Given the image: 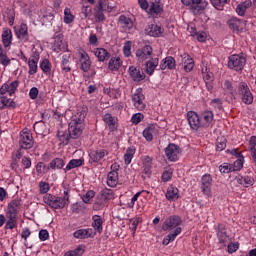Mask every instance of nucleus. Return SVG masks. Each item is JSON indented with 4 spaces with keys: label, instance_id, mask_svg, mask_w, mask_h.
I'll return each mask as SVG.
<instances>
[{
    "label": "nucleus",
    "instance_id": "obj_1",
    "mask_svg": "<svg viewBox=\"0 0 256 256\" xmlns=\"http://www.w3.org/2000/svg\"><path fill=\"white\" fill-rule=\"evenodd\" d=\"M20 209L21 200L14 199L10 203H8L5 211L6 217L5 215L0 214V227H3L5 225V229H17V226L19 225V218L17 217V215H19Z\"/></svg>",
    "mask_w": 256,
    "mask_h": 256
},
{
    "label": "nucleus",
    "instance_id": "obj_2",
    "mask_svg": "<svg viewBox=\"0 0 256 256\" xmlns=\"http://www.w3.org/2000/svg\"><path fill=\"white\" fill-rule=\"evenodd\" d=\"M187 121L191 130L198 131L200 128H210L213 126L214 113L211 110L197 113L190 111L187 113Z\"/></svg>",
    "mask_w": 256,
    "mask_h": 256
},
{
    "label": "nucleus",
    "instance_id": "obj_3",
    "mask_svg": "<svg viewBox=\"0 0 256 256\" xmlns=\"http://www.w3.org/2000/svg\"><path fill=\"white\" fill-rule=\"evenodd\" d=\"M85 117H87V107L78 108L69 123V135L71 139H79L85 129Z\"/></svg>",
    "mask_w": 256,
    "mask_h": 256
},
{
    "label": "nucleus",
    "instance_id": "obj_4",
    "mask_svg": "<svg viewBox=\"0 0 256 256\" xmlns=\"http://www.w3.org/2000/svg\"><path fill=\"white\" fill-rule=\"evenodd\" d=\"M69 193V189L64 190V196L62 198L53 194H45L43 201L51 209H65L71 203L69 201Z\"/></svg>",
    "mask_w": 256,
    "mask_h": 256
},
{
    "label": "nucleus",
    "instance_id": "obj_5",
    "mask_svg": "<svg viewBox=\"0 0 256 256\" xmlns=\"http://www.w3.org/2000/svg\"><path fill=\"white\" fill-rule=\"evenodd\" d=\"M247 63V58L245 54H232L228 58V68L231 70H235L236 72H240L243 70Z\"/></svg>",
    "mask_w": 256,
    "mask_h": 256
},
{
    "label": "nucleus",
    "instance_id": "obj_6",
    "mask_svg": "<svg viewBox=\"0 0 256 256\" xmlns=\"http://www.w3.org/2000/svg\"><path fill=\"white\" fill-rule=\"evenodd\" d=\"M183 5H187L191 13L197 15L205 11L207 5H209L208 0H181Z\"/></svg>",
    "mask_w": 256,
    "mask_h": 256
},
{
    "label": "nucleus",
    "instance_id": "obj_7",
    "mask_svg": "<svg viewBox=\"0 0 256 256\" xmlns=\"http://www.w3.org/2000/svg\"><path fill=\"white\" fill-rule=\"evenodd\" d=\"M238 94L240 95L241 101L244 103V105H252L254 101V95L252 94L247 83L241 82L238 85Z\"/></svg>",
    "mask_w": 256,
    "mask_h": 256
},
{
    "label": "nucleus",
    "instance_id": "obj_8",
    "mask_svg": "<svg viewBox=\"0 0 256 256\" xmlns=\"http://www.w3.org/2000/svg\"><path fill=\"white\" fill-rule=\"evenodd\" d=\"M183 220L180 216L176 214L169 216L162 224V231H176V229H182L180 227Z\"/></svg>",
    "mask_w": 256,
    "mask_h": 256
},
{
    "label": "nucleus",
    "instance_id": "obj_9",
    "mask_svg": "<svg viewBox=\"0 0 256 256\" xmlns=\"http://www.w3.org/2000/svg\"><path fill=\"white\" fill-rule=\"evenodd\" d=\"M34 144L35 142L33 140V134L31 133V130L27 128L23 129L19 136L20 149H32Z\"/></svg>",
    "mask_w": 256,
    "mask_h": 256
},
{
    "label": "nucleus",
    "instance_id": "obj_10",
    "mask_svg": "<svg viewBox=\"0 0 256 256\" xmlns=\"http://www.w3.org/2000/svg\"><path fill=\"white\" fill-rule=\"evenodd\" d=\"M132 105L139 112H143L146 108L145 95L143 94V88H137L132 95Z\"/></svg>",
    "mask_w": 256,
    "mask_h": 256
},
{
    "label": "nucleus",
    "instance_id": "obj_11",
    "mask_svg": "<svg viewBox=\"0 0 256 256\" xmlns=\"http://www.w3.org/2000/svg\"><path fill=\"white\" fill-rule=\"evenodd\" d=\"M39 59H41V54L39 51L33 49L28 60V75H35L39 70Z\"/></svg>",
    "mask_w": 256,
    "mask_h": 256
},
{
    "label": "nucleus",
    "instance_id": "obj_12",
    "mask_svg": "<svg viewBox=\"0 0 256 256\" xmlns=\"http://www.w3.org/2000/svg\"><path fill=\"white\" fill-rule=\"evenodd\" d=\"M78 59H79L81 71H84V73H89V71L91 70L92 62H91V57L89 56L87 51L83 49H79Z\"/></svg>",
    "mask_w": 256,
    "mask_h": 256
},
{
    "label": "nucleus",
    "instance_id": "obj_13",
    "mask_svg": "<svg viewBox=\"0 0 256 256\" xmlns=\"http://www.w3.org/2000/svg\"><path fill=\"white\" fill-rule=\"evenodd\" d=\"M19 88V80L8 81L2 84L0 87V94L8 95L9 97H13L15 93H17V89Z\"/></svg>",
    "mask_w": 256,
    "mask_h": 256
},
{
    "label": "nucleus",
    "instance_id": "obj_14",
    "mask_svg": "<svg viewBox=\"0 0 256 256\" xmlns=\"http://www.w3.org/2000/svg\"><path fill=\"white\" fill-rule=\"evenodd\" d=\"M153 54V48L151 45H144L142 48H138L136 50V57L140 63H144L146 66V61H148L149 58H151Z\"/></svg>",
    "mask_w": 256,
    "mask_h": 256
},
{
    "label": "nucleus",
    "instance_id": "obj_15",
    "mask_svg": "<svg viewBox=\"0 0 256 256\" xmlns=\"http://www.w3.org/2000/svg\"><path fill=\"white\" fill-rule=\"evenodd\" d=\"M213 176L205 174L201 178V191L203 195L210 196L212 193Z\"/></svg>",
    "mask_w": 256,
    "mask_h": 256
},
{
    "label": "nucleus",
    "instance_id": "obj_16",
    "mask_svg": "<svg viewBox=\"0 0 256 256\" xmlns=\"http://www.w3.org/2000/svg\"><path fill=\"white\" fill-rule=\"evenodd\" d=\"M215 231L217 233L218 242L221 245L226 246L227 241L229 239V234H227V227L224 223H218L217 227H215Z\"/></svg>",
    "mask_w": 256,
    "mask_h": 256
},
{
    "label": "nucleus",
    "instance_id": "obj_17",
    "mask_svg": "<svg viewBox=\"0 0 256 256\" xmlns=\"http://www.w3.org/2000/svg\"><path fill=\"white\" fill-rule=\"evenodd\" d=\"M145 32L149 36L159 38L164 32V27H162V25H160L159 23H150L147 25Z\"/></svg>",
    "mask_w": 256,
    "mask_h": 256
},
{
    "label": "nucleus",
    "instance_id": "obj_18",
    "mask_svg": "<svg viewBox=\"0 0 256 256\" xmlns=\"http://www.w3.org/2000/svg\"><path fill=\"white\" fill-rule=\"evenodd\" d=\"M17 107V102L12 99L11 96L6 94H0V110L4 109H15Z\"/></svg>",
    "mask_w": 256,
    "mask_h": 256
},
{
    "label": "nucleus",
    "instance_id": "obj_19",
    "mask_svg": "<svg viewBox=\"0 0 256 256\" xmlns=\"http://www.w3.org/2000/svg\"><path fill=\"white\" fill-rule=\"evenodd\" d=\"M164 5L161 4L160 0H151L149 3L148 14L153 16L154 18L159 16V14L163 13Z\"/></svg>",
    "mask_w": 256,
    "mask_h": 256
},
{
    "label": "nucleus",
    "instance_id": "obj_20",
    "mask_svg": "<svg viewBox=\"0 0 256 256\" xmlns=\"http://www.w3.org/2000/svg\"><path fill=\"white\" fill-rule=\"evenodd\" d=\"M180 147L177 144H169L165 149V154L168 160L176 162L179 159Z\"/></svg>",
    "mask_w": 256,
    "mask_h": 256
},
{
    "label": "nucleus",
    "instance_id": "obj_21",
    "mask_svg": "<svg viewBox=\"0 0 256 256\" xmlns=\"http://www.w3.org/2000/svg\"><path fill=\"white\" fill-rule=\"evenodd\" d=\"M1 40L4 49H11V45H13V31L10 28H4L1 34Z\"/></svg>",
    "mask_w": 256,
    "mask_h": 256
},
{
    "label": "nucleus",
    "instance_id": "obj_22",
    "mask_svg": "<svg viewBox=\"0 0 256 256\" xmlns=\"http://www.w3.org/2000/svg\"><path fill=\"white\" fill-rule=\"evenodd\" d=\"M103 121L109 131H117V128L119 127V120L117 119V117H114L110 113H107L103 116Z\"/></svg>",
    "mask_w": 256,
    "mask_h": 256
},
{
    "label": "nucleus",
    "instance_id": "obj_23",
    "mask_svg": "<svg viewBox=\"0 0 256 256\" xmlns=\"http://www.w3.org/2000/svg\"><path fill=\"white\" fill-rule=\"evenodd\" d=\"M228 26L230 27L231 31L239 34L243 31L245 23L240 18L232 17L230 20L227 21Z\"/></svg>",
    "mask_w": 256,
    "mask_h": 256
},
{
    "label": "nucleus",
    "instance_id": "obj_24",
    "mask_svg": "<svg viewBox=\"0 0 256 256\" xmlns=\"http://www.w3.org/2000/svg\"><path fill=\"white\" fill-rule=\"evenodd\" d=\"M159 65V58H153V54H151L150 58L145 63V72L148 76H153L156 68Z\"/></svg>",
    "mask_w": 256,
    "mask_h": 256
},
{
    "label": "nucleus",
    "instance_id": "obj_25",
    "mask_svg": "<svg viewBox=\"0 0 256 256\" xmlns=\"http://www.w3.org/2000/svg\"><path fill=\"white\" fill-rule=\"evenodd\" d=\"M107 155H109V152L106 149L91 150L89 153L92 163H99V161L107 157Z\"/></svg>",
    "mask_w": 256,
    "mask_h": 256
},
{
    "label": "nucleus",
    "instance_id": "obj_26",
    "mask_svg": "<svg viewBox=\"0 0 256 256\" xmlns=\"http://www.w3.org/2000/svg\"><path fill=\"white\" fill-rule=\"evenodd\" d=\"M165 196L169 202H176L180 198V191L176 185H169Z\"/></svg>",
    "mask_w": 256,
    "mask_h": 256
},
{
    "label": "nucleus",
    "instance_id": "obj_27",
    "mask_svg": "<svg viewBox=\"0 0 256 256\" xmlns=\"http://www.w3.org/2000/svg\"><path fill=\"white\" fill-rule=\"evenodd\" d=\"M130 76L133 81L140 82L145 79V73L138 66H130Z\"/></svg>",
    "mask_w": 256,
    "mask_h": 256
},
{
    "label": "nucleus",
    "instance_id": "obj_28",
    "mask_svg": "<svg viewBox=\"0 0 256 256\" xmlns=\"http://www.w3.org/2000/svg\"><path fill=\"white\" fill-rule=\"evenodd\" d=\"M17 39H29V27L26 23H21L19 28H15Z\"/></svg>",
    "mask_w": 256,
    "mask_h": 256
},
{
    "label": "nucleus",
    "instance_id": "obj_29",
    "mask_svg": "<svg viewBox=\"0 0 256 256\" xmlns=\"http://www.w3.org/2000/svg\"><path fill=\"white\" fill-rule=\"evenodd\" d=\"M166 68L169 70L176 68V59L173 58V56H167V58L162 59L160 63V69L166 70Z\"/></svg>",
    "mask_w": 256,
    "mask_h": 256
},
{
    "label": "nucleus",
    "instance_id": "obj_30",
    "mask_svg": "<svg viewBox=\"0 0 256 256\" xmlns=\"http://www.w3.org/2000/svg\"><path fill=\"white\" fill-rule=\"evenodd\" d=\"M236 182L244 187H250L255 183V180L252 175H239L235 178Z\"/></svg>",
    "mask_w": 256,
    "mask_h": 256
},
{
    "label": "nucleus",
    "instance_id": "obj_31",
    "mask_svg": "<svg viewBox=\"0 0 256 256\" xmlns=\"http://www.w3.org/2000/svg\"><path fill=\"white\" fill-rule=\"evenodd\" d=\"M73 237L75 239H89V237H93V229H79L73 233Z\"/></svg>",
    "mask_w": 256,
    "mask_h": 256
},
{
    "label": "nucleus",
    "instance_id": "obj_32",
    "mask_svg": "<svg viewBox=\"0 0 256 256\" xmlns=\"http://www.w3.org/2000/svg\"><path fill=\"white\" fill-rule=\"evenodd\" d=\"M182 65L184 66V70L186 72H191L195 67V61L189 54H183L182 56Z\"/></svg>",
    "mask_w": 256,
    "mask_h": 256
},
{
    "label": "nucleus",
    "instance_id": "obj_33",
    "mask_svg": "<svg viewBox=\"0 0 256 256\" xmlns=\"http://www.w3.org/2000/svg\"><path fill=\"white\" fill-rule=\"evenodd\" d=\"M103 218L99 215H94L92 217V227L97 231V233H103Z\"/></svg>",
    "mask_w": 256,
    "mask_h": 256
},
{
    "label": "nucleus",
    "instance_id": "obj_34",
    "mask_svg": "<svg viewBox=\"0 0 256 256\" xmlns=\"http://www.w3.org/2000/svg\"><path fill=\"white\" fill-rule=\"evenodd\" d=\"M121 65H123V61L120 57L115 56L109 60L108 69L110 71H117L118 69H121Z\"/></svg>",
    "mask_w": 256,
    "mask_h": 256
},
{
    "label": "nucleus",
    "instance_id": "obj_35",
    "mask_svg": "<svg viewBox=\"0 0 256 256\" xmlns=\"http://www.w3.org/2000/svg\"><path fill=\"white\" fill-rule=\"evenodd\" d=\"M157 132L156 126L154 124H150L147 126V128L143 131V137L146 139V141H153L154 134Z\"/></svg>",
    "mask_w": 256,
    "mask_h": 256
},
{
    "label": "nucleus",
    "instance_id": "obj_36",
    "mask_svg": "<svg viewBox=\"0 0 256 256\" xmlns=\"http://www.w3.org/2000/svg\"><path fill=\"white\" fill-rule=\"evenodd\" d=\"M94 55L100 62L107 61V59L110 57L109 52L105 48L94 49Z\"/></svg>",
    "mask_w": 256,
    "mask_h": 256
},
{
    "label": "nucleus",
    "instance_id": "obj_37",
    "mask_svg": "<svg viewBox=\"0 0 256 256\" xmlns=\"http://www.w3.org/2000/svg\"><path fill=\"white\" fill-rule=\"evenodd\" d=\"M103 11H105L103 9V0H99L98 8H97V10L94 13L95 20L98 23H101V22L105 21V14L103 13Z\"/></svg>",
    "mask_w": 256,
    "mask_h": 256
},
{
    "label": "nucleus",
    "instance_id": "obj_38",
    "mask_svg": "<svg viewBox=\"0 0 256 256\" xmlns=\"http://www.w3.org/2000/svg\"><path fill=\"white\" fill-rule=\"evenodd\" d=\"M117 183H119V172H109L107 176V186L117 187Z\"/></svg>",
    "mask_w": 256,
    "mask_h": 256
},
{
    "label": "nucleus",
    "instance_id": "obj_39",
    "mask_svg": "<svg viewBox=\"0 0 256 256\" xmlns=\"http://www.w3.org/2000/svg\"><path fill=\"white\" fill-rule=\"evenodd\" d=\"M251 5H252L251 0H245V2H242L241 4L237 5L236 13L239 16H245L247 9H249Z\"/></svg>",
    "mask_w": 256,
    "mask_h": 256
},
{
    "label": "nucleus",
    "instance_id": "obj_40",
    "mask_svg": "<svg viewBox=\"0 0 256 256\" xmlns=\"http://www.w3.org/2000/svg\"><path fill=\"white\" fill-rule=\"evenodd\" d=\"M174 175V169L171 166L164 167L163 173L161 175L162 182H170Z\"/></svg>",
    "mask_w": 256,
    "mask_h": 256
},
{
    "label": "nucleus",
    "instance_id": "obj_41",
    "mask_svg": "<svg viewBox=\"0 0 256 256\" xmlns=\"http://www.w3.org/2000/svg\"><path fill=\"white\" fill-rule=\"evenodd\" d=\"M183 231V229H176L173 230V232H170L164 239H163V245H169V243H171V241H175V239L177 238V236H179L181 234V232Z\"/></svg>",
    "mask_w": 256,
    "mask_h": 256
},
{
    "label": "nucleus",
    "instance_id": "obj_42",
    "mask_svg": "<svg viewBox=\"0 0 256 256\" xmlns=\"http://www.w3.org/2000/svg\"><path fill=\"white\" fill-rule=\"evenodd\" d=\"M0 65L3 67H9L11 65V58L7 56V52L3 50V46L0 44Z\"/></svg>",
    "mask_w": 256,
    "mask_h": 256
},
{
    "label": "nucleus",
    "instance_id": "obj_43",
    "mask_svg": "<svg viewBox=\"0 0 256 256\" xmlns=\"http://www.w3.org/2000/svg\"><path fill=\"white\" fill-rule=\"evenodd\" d=\"M201 68H202V75H203L204 82L207 85V83L211 81V79H214V73L211 72L210 68L204 65V63L202 64Z\"/></svg>",
    "mask_w": 256,
    "mask_h": 256
},
{
    "label": "nucleus",
    "instance_id": "obj_44",
    "mask_svg": "<svg viewBox=\"0 0 256 256\" xmlns=\"http://www.w3.org/2000/svg\"><path fill=\"white\" fill-rule=\"evenodd\" d=\"M69 137H71V135H69V133H67L63 130H59L57 133V139L59 141V145H68Z\"/></svg>",
    "mask_w": 256,
    "mask_h": 256
},
{
    "label": "nucleus",
    "instance_id": "obj_45",
    "mask_svg": "<svg viewBox=\"0 0 256 256\" xmlns=\"http://www.w3.org/2000/svg\"><path fill=\"white\" fill-rule=\"evenodd\" d=\"M40 69L45 73V75H49L51 73V69H53V64L49 59L45 58L40 62Z\"/></svg>",
    "mask_w": 256,
    "mask_h": 256
},
{
    "label": "nucleus",
    "instance_id": "obj_46",
    "mask_svg": "<svg viewBox=\"0 0 256 256\" xmlns=\"http://www.w3.org/2000/svg\"><path fill=\"white\" fill-rule=\"evenodd\" d=\"M63 21L66 25H71V23H73V21H75V15H73V12L71 11L70 8L64 9Z\"/></svg>",
    "mask_w": 256,
    "mask_h": 256
},
{
    "label": "nucleus",
    "instance_id": "obj_47",
    "mask_svg": "<svg viewBox=\"0 0 256 256\" xmlns=\"http://www.w3.org/2000/svg\"><path fill=\"white\" fill-rule=\"evenodd\" d=\"M50 169H63L65 167V161L61 158L53 159L49 164Z\"/></svg>",
    "mask_w": 256,
    "mask_h": 256
},
{
    "label": "nucleus",
    "instance_id": "obj_48",
    "mask_svg": "<svg viewBox=\"0 0 256 256\" xmlns=\"http://www.w3.org/2000/svg\"><path fill=\"white\" fill-rule=\"evenodd\" d=\"M81 165H83V161L81 159H72L66 165L64 171H71V169H76V167H81Z\"/></svg>",
    "mask_w": 256,
    "mask_h": 256
},
{
    "label": "nucleus",
    "instance_id": "obj_49",
    "mask_svg": "<svg viewBox=\"0 0 256 256\" xmlns=\"http://www.w3.org/2000/svg\"><path fill=\"white\" fill-rule=\"evenodd\" d=\"M221 87L224 90V92H226L227 94H234L235 92L234 85L232 81H229V79H226L225 81H223V83L221 84Z\"/></svg>",
    "mask_w": 256,
    "mask_h": 256
},
{
    "label": "nucleus",
    "instance_id": "obj_50",
    "mask_svg": "<svg viewBox=\"0 0 256 256\" xmlns=\"http://www.w3.org/2000/svg\"><path fill=\"white\" fill-rule=\"evenodd\" d=\"M103 91L105 95L110 96L112 99H119V97H121V92H119V90L117 89H111V88L105 87Z\"/></svg>",
    "mask_w": 256,
    "mask_h": 256
},
{
    "label": "nucleus",
    "instance_id": "obj_51",
    "mask_svg": "<svg viewBox=\"0 0 256 256\" xmlns=\"http://www.w3.org/2000/svg\"><path fill=\"white\" fill-rule=\"evenodd\" d=\"M210 3L215 7V9L222 11L225 5L230 3V0H210Z\"/></svg>",
    "mask_w": 256,
    "mask_h": 256
},
{
    "label": "nucleus",
    "instance_id": "obj_52",
    "mask_svg": "<svg viewBox=\"0 0 256 256\" xmlns=\"http://www.w3.org/2000/svg\"><path fill=\"white\" fill-rule=\"evenodd\" d=\"M101 196L105 201H111V199H115V193L113 190L109 188H105L101 191Z\"/></svg>",
    "mask_w": 256,
    "mask_h": 256
},
{
    "label": "nucleus",
    "instance_id": "obj_53",
    "mask_svg": "<svg viewBox=\"0 0 256 256\" xmlns=\"http://www.w3.org/2000/svg\"><path fill=\"white\" fill-rule=\"evenodd\" d=\"M49 166H46L43 162H38L36 165V172L39 175H45V173H49Z\"/></svg>",
    "mask_w": 256,
    "mask_h": 256
},
{
    "label": "nucleus",
    "instance_id": "obj_54",
    "mask_svg": "<svg viewBox=\"0 0 256 256\" xmlns=\"http://www.w3.org/2000/svg\"><path fill=\"white\" fill-rule=\"evenodd\" d=\"M66 49V45L65 42H63V40H55L54 42V51L56 53H59L61 51H65Z\"/></svg>",
    "mask_w": 256,
    "mask_h": 256
},
{
    "label": "nucleus",
    "instance_id": "obj_55",
    "mask_svg": "<svg viewBox=\"0 0 256 256\" xmlns=\"http://www.w3.org/2000/svg\"><path fill=\"white\" fill-rule=\"evenodd\" d=\"M227 140L224 137H220L216 141V149L217 151H223L226 149Z\"/></svg>",
    "mask_w": 256,
    "mask_h": 256
},
{
    "label": "nucleus",
    "instance_id": "obj_56",
    "mask_svg": "<svg viewBox=\"0 0 256 256\" xmlns=\"http://www.w3.org/2000/svg\"><path fill=\"white\" fill-rule=\"evenodd\" d=\"M144 117L145 116L143 115V113H140V112L133 113V115L131 117V123L139 124V123H141L143 121Z\"/></svg>",
    "mask_w": 256,
    "mask_h": 256
},
{
    "label": "nucleus",
    "instance_id": "obj_57",
    "mask_svg": "<svg viewBox=\"0 0 256 256\" xmlns=\"http://www.w3.org/2000/svg\"><path fill=\"white\" fill-rule=\"evenodd\" d=\"M83 255V248L81 246L77 247L74 250H70L64 254V256H82Z\"/></svg>",
    "mask_w": 256,
    "mask_h": 256
},
{
    "label": "nucleus",
    "instance_id": "obj_58",
    "mask_svg": "<svg viewBox=\"0 0 256 256\" xmlns=\"http://www.w3.org/2000/svg\"><path fill=\"white\" fill-rule=\"evenodd\" d=\"M39 189H40V193L42 195H45V194L47 195L49 193V189H50L49 183L41 181L39 183Z\"/></svg>",
    "mask_w": 256,
    "mask_h": 256
},
{
    "label": "nucleus",
    "instance_id": "obj_59",
    "mask_svg": "<svg viewBox=\"0 0 256 256\" xmlns=\"http://www.w3.org/2000/svg\"><path fill=\"white\" fill-rule=\"evenodd\" d=\"M93 197H95V191L90 190L82 197V201H84V203H91Z\"/></svg>",
    "mask_w": 256,
    "mask_h": 256
},
{
    "label": "nucleus",
    "instance_id": "obj_60",
    "mask_svg": "<svg viewBox=\"0 0 256 256\" xmlns=\"http://www.w3.org/2000/svg\"><path fill=\"white\" fill-rule=\"evenodd\" d=\"M41 129H45V123L38 122V123L34 124V131H36V133H38V135H43V133H45V131H43Z\"/></svg>",
    "mask_w": 256,
    "mask_h": 256
},
{
    "label": "nucleus",
    "instance_id": "obj_61",
    "mask_svg": "<svg viewBox=\"0 0 256 256\" xmlns=\"http://www.w3.org/2000/svg\"><path fill=\"white\" fill-rule=\"evenodd\" d=\"M233 171V166L231 164H228L224 162V164H221L220 166V172L221 173H231Z\"/></svg>",
    "mask_w": 256,
    "mask_h": 256
},
{
    "label": "nucleus",
    "instance_id": "obj_62",
    "mask_svg": "<svg viewBox=\"0 0 256 256\" xmlns=\"http://www.w3.org/2000/svg\"><path fill=\"white\" fill-rule=\"evenodd\" d=\"M243 160H244V157L238 158L234 162V165L232 166V171H238L239 169H242V167H243Z\"/></svg>",
    "mask_w": 256,
    "mask_h": 256
},
{
    "label": "nucleus",
    "instance_id": "obj_63",
    "mask_svg": "<svg viewBox=\"0 0 256 256\" xmlns=\"http://www.w3.org/2000/svg\"><path fill=\"white\" fill-rule=\"evenodd\" d=\"M249 149H250V153L251 155L253 154V152L256 149V135H252V137H250L249 140Z\"/></svg>",
    "mask_w": 256,
    "mask_h": 256
},
{
    "label": "nucleus",
    "instance_id": "obj_64",
    "mask_svg": "<svg viewBox=\"0 0 256 256\" xmlns=\"http://www.w3.org/2000/svg\"><path fill=\"white\" fill-rule=\"evenodd\" d=\"M39 239L40 241H47L49 239V231L42 229L39 231Z\"/></svg>",
    "mask_w": 256,
    "mask_h": 256
}]
</instances>
